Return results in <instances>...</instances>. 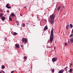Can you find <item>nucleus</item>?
I'll use <instances>...</instances> for the list:
<instances>
[{"label":"nucleus","mask_w":73,"mask_h":73,"mask_svg":"<svg viewBox=\"0 0 73 73\" xmlns=\"http://www.w3.org/2000/svg\"><path fill=\"white\" fill-rule=\"evenodd\" d=\"M53 28H52L51 32V35H50V43H52V41H53Z\"/></svg>","instance_id":"nucleus-1"},{"label":"nucleus","mask_w":73,"mask_h":73,"mask_svg":"<svg viewBox=\"0 0 73 73\" xmlns=\"http://www.w3.org/2000/svg\"><path fill=\"white\" fill-rule=\"evenodd\" d=\"M22 42L23 43H24V42H25V43H27V39L26 38H23L22 39Z\"/></svg>","instance_id":"nucleus-2"},{"label":"nucleus","mask_w":73,"mask_h":73,"mask_svg":"<svg viewBox=\"0 0 73 73\" xmlns=\"http://www.w3.org/2000/svg\"><path fill=\"white\" fill-rule=\"evenodd\" d=\"M55 17V15L54 14H52L50 16V19L51 20H54Z\"/></svg>","instance_id":"nucleus-3"},{"label":"nucleus","mask_w":73,"mask_h":73,"mask_svg":"<svg viewBox=\"0 0 73 73\" xmlns=\"http://www.w3.org/2000/svg\"><path fill=\"white\" fill-rule=\"evenodd\" d=\"M57 58L56 57H54L52 59V61L54 62H55V61H57Z\"/></svg>","instance_id":"nucleus-4"},{"label":"nucleus","mask_w":73,"mask_h":73,"mask_svg":"<svg viewBox=\"0 0 73 73\" xmlns=\"http://www.w3.org/2000/svg\"><path fill=\"white\" fill-rule=\"evenodd\" d=\"M44 30L45 31L47 29H48V27L47 26H46L44 29Z\"/></svg>","instance_id":"nucleus-5"},{"label":"nucleus","mask_w":73,"mask_h":73,"mask_svg":"<svg viewBox=\"0 0 73 73\" xmlns=\"http://www.w3.org/2000/svg\"><path fill=\"white\" fill-rule=\"evenodd\" d=\"M7 8H8L9 9V8H11V7H9V4H8L6 5V6Z\"/></svg>","instance_id":"nucleus-6"},{"label":"nucleus","mask_w":73,"mask_h":73,"mask_svg":"<svg viewBox=\"0 0 73 73\" xmlns=\"http://www.w3.org/2000/svg\"><path fill=\"white\" fill-rule=\"evenodd\" d=\"M64 72V70H61L59 71L58 73H62Z\"/></svg>","instance_id":"nucleus-7"},{"label":"nucleus","mask_w":73,"mask_h":73,"mask_svg":"<svg viewBox=\"0 0 73 73\" xmlns=\"http://www.w3.org/2000/svg\"><path fill=\"white\" fill-rule=\"evenodd\" d=\"M1 19L2 20H3V21H4L5 20V17H4L2 16L1 17Z\"/></svg>","instance_id":"nucleus-8"},{"label":"nucleus","mask_w":73,"mask_h":73,"mask_svg":"<svg viewBox=\"0 0 73 73\" xmlns=\"http://www.w3.org/2000/svg\"><path fill=\"white\" fill-rule=\"evenodd\" d=\"M69 25H67L66 26V29L68 30V28H69Z\"/></svg>","instance_id":"nucleus-9"},{"label":"nucleus","mask_w":73,"mask_h":73,"mask_svg":"<svg viewBox=\"0 0 73 73\" xmlns=\"http://www.w3.org/2000/svg\"><path fill=\"white\" fill-rule=\"evenodd\" d=\"M52 20V19H51L50 21V22L51 23V24H53V20Z\"/></svg>","instance_id":"nucleus-10"},{"label":"nucleus","mask_w":73,"mask_h":73,"mask_svg":"<svg viewBox=\"0 0 73 73\" xmlns=\"http://www.w3.org/2000/svg\"><path fill=\"white\" fill-rule=\"evenodd\" d=\"M70 26L71 27H70V29L72 28H73V25H72V24H70Z\"/></svg>","instance_id":"nucleus-11"},{"label":"nucleus","mask_w":73,"mask_h":73,"mask_svg":"<svg viewBox=\"0 0 73 73\" xmlns=\"http://www.w3.org/2000/svg\"><path fill=\"white\" fill-rule=\"evenodd\" d=\"M60 9H61V7H58L57 9V10L58 11H59Z\"/></svg>","instance_id":"nucleus-12"},{"label":"nucleus","mask_w":73,"mask_h":73,"mask_svg":"<svg viewBox=\"0 0 73 73\" xmlns=\"http://www.w3.org/2000/svg\"><path fill=\"white\" fill-rule=\"evenodd\" d=\"M15 46L17 48H19V46L17 44H15Z\"/></svg>","instance_id":"nucleus-13"},{"label":"nucleus","mask_w":73,"mask_h":73,"mask_svg":"<svg viewBox=\"0 0 73 73\" xmlns=\"http://www.w3.org/2000/svg\"><path fill=\"white\" fill-rule=\"evenodd\" d=\"M68 68V67H66L64 68L65 70V71H67L68 69H67Z\"/></svg>","instance_id":"nucleus-14"},{"label":"nucleus","mask_w":73,"mask_h":73,"mask_svg":"<svg viewBox=\"0 0 73 73\" xmlns=\"http://www.w3.org/2000/svg\"><path fill=\"white\" fill-rule=\"evenodd\" d=\"M11 16H13V17H14V16H15V14H14V13H12L11 14Z\"/></svg>","instance_id":"nucleus-15"},{"label":"nucleus","mask_w":73,"mask_h":73,"mask_svg":"<svg viewBox=\"0 0 73 73\" xmlns=\"http://www.w3.org/2000/svg\"><path fill=\"white\" fill-rule=\"evenodd\" d=\"M1 68L2 69H4V68H5V66L4 65H3L2 66Z\"/></svg>","instance_id":"nucleus-16"},{"label":"nucleus","mask_w":73,"mask_h":73,"mask_svg":"<svg viewBox=\"0 0 73 73\" xmlns=\"http://www.w3.org/2000/svg\"><path fill=\"white\" fill-rule=\"evenodd\" d=\"M73 36V34H71L69 36V37H70V38H72V36Z\"/></svg>","instance_id":"nucleus-17"},{"label":"nucleus","mask_w":73,"mask_h":73,"mask_svg":"<svg viewBox=\"0 0 73 73\" xmlns=\"http://www.w3.org/2000/svg\"><path fill=\"white\" fill-rule=\"evenodd\" d=\"M23 27H25V23H23Z\"/></svg>","instance_id":"nucleus-18"},{"label":"nucleus","mask_w":73,"mask_h":73,"mask_svg":"<svg viewBox=\"0 0 73 73\" xmlns=\"http://www.w3.org/2000/svg\"><path fill=\"white\" fill-rule=\"evenodd\" d=\"M69 71L70 72H72V68L70 69L69 70Z\"/></svg>","instance_id":"nucleus-19"},{"label":"nucleus","mask_w":73,"mask_h":73,"mask_svg":"<svg viewBox=\"0 0 73 73\" xmlns=\"http://www.w3.org/2000/svg\"><path fill=\"white\" fill-rule=\"evenodd\" d=\"M9 20H10V21H12V18H11V17H9Z\"/></svg>","instance_id":"nucleus-20"},{"label":"nucleus","mask_w":73,"mask_h":73,"mask_svg":"<svg viewBox=\"0 0 73 73\" xmlns=\"http://www.w3.org/2000/svg\"><path fill=\"white\" fill-rule=\"evenodd\" d=\"M3 17V14L2 13H1V14H0V17Z\"/></svg>","instance_id":"nucleus-21"},{"label":"nucleus","mask_w":73,"mask_h":73,"mask_svg":"<svg viewBox=\"0 0 73 73\" xmlns=\"http://www.w3.org/2000/svg\"><path fill=\"white\" fill-rule=\"evenodd\" d=\"M17 34V33L16 32H15L14 33V35H16Z\"/></svg>","instance_id":"nucleus-22"},{"label":"nucleus","mask_w":73,"mask_h":73,"mask_svg":"<svg viewBox=\"0 0 73 73\" xmlns=\"http://www.w3.org/2000/svg\"><path fill=\"white\" fill-rule=\"evenodd\" d=\"M52 72H54V69H52Z\"/></svg>","instance_id":"nucleus-23"},{"label":"nucleus","mask_w":73,"mask_h":73,"mask_svg":"<svg viewBox=\"0 0 73 73\" xmlns=\"http://www.w3.org/2000/svg\"><path fill=\"white\" fill-rule=\"evenodd\" d=\"M21 47H24V46L23 44L21 45Z\"/></svg>","instance_id":"nucleus-24"},{"label":"nucleus","mask_w":73,"mask_h":73,"mask_svg":"<svg viewBox=\"0 0 73 73\" xmlns=\"http://www.w3.org/2000/svg\"><path fill=\"white\" fill-rule=\"evenodd\" d=\"M64 44H65V46H67V43H64Z\"/></svg>","instance_id":"nucleus-25"},{"label":"nucleus","mask_w":73,"mask_h":73,"mask_svg":"<svg viewBox=\"0 0 73 73\" xmlns=\"http://www.w3.org/2000/svg\"><path fill=\"white\" fill-rule=\"evenodd\" d=\"M24 59H25V58H26V56H24Z\"/></svg>","instance_id":"nucleus-26"},{"label":"nucleus","mask_w":73,"mask_h":73,"mask_svg":"<svg viewBox=\"0 0 73 73\" xmlns=\"http://www.w3.org/2000/svg\"><path fill=\"white\" fill-rule=\"evenodd\" d=\"M0 11L1 12H3V10H0Z\"/></svg>","instance_id":"nucleus-27"},{"label":"nucleus","mask_w":73,"mask_h":73,"mask_svg":"<svg viewBox=\"0 0 73 73\" xmlns=\"http://www.w3.org/2000/svg\"><path fill=\"white\" fill-rule=\"evenodd\" d=\"M2 71L3 73H5V72L4 71H3V70H2Z\"/></svg>","instance_id":"nucleus-28"},{"label":"nucleus","mask_w":73,"mask_h":73,"mask_svg":"<svg viewBox=\"0 0 73 73\" xmlns=\"http://www.w3.org/2000/svg\"><path fill=\"white\" fill-rule=\"evenodd\" d=\"M71 32L72 33H73V29H72Z\"/></svg>","instance_id":"nucleus-29"},{"label":"nucleus","mask_w":73,"mask_h":73,"mask_svg":"<svg viewBox=\"0 0 73 73\" xmlns=\"http://www.w3.org/2000/svg\"><path fill=\"white\" fill-rule=\"evenodd\" d=\"M13 73V71H12L11 72V73Z\"/></svg>","instance_id":"nucleus-30"},{"label":"nucleus","mask_w":73,"mask_h":73,"mask_svg":"<svg viewBox=\"0 0 73 73\" xmlns=\"http://www.w3.org/2000/svg\"><path fill=\"white\" fill-rule=\"evenodd\" d=\"M54 49L55 50V49H56V47L55 46V47H54Z\"/></svg>","instance_id":"nucleus-31"},{"label":"nucleus","mask_w":73,"mask_h":73,"mask_svg":"<svg viewBox=\"0 0 73 73\" xmlns=\"http://www.w3.org/2000/svg\"><path fill=\"white\" fill-rule=\"evenodd\" d=\"M7 40V38H5V40Z\"/></svg>","instance_id":"nucleus-32"},{"label":"nucleus","mask_w":73,"mask_h":73,"mask_svg":"<svg viewBox=\"0 0 73 73\" xmlns=\"http://www.w3.org/2000/svg\"><path fill=\"white\" fill-rule=\"evenodd\" d=\"M0 73H2V72L1 71L0 72Z\"/></svg>","instance_id":"nucleus-33"},{"label":"nucleus","mask_w":73,"mask_h":73,"mask_svg":"<svg viewBox=\"0 0 73 73\" xmlns=\"http://www.w3.org/2000/svg\"><path fill=\"white\" fill-rule=\"evenodd\" d=\"M71 65H72V64H71L70 66H71Z\"/></svg>","instance_id":"nucleus-34"},{"label":"nucleus","mask_w":73,"mask_h":73,"mask_svg":"<svg viewBox=\"0 0 73 73\" xmlns=\"http://www.w3.org/2000/svg\"><path fill=\"white\" fill-rule=\"evenodd\" d=\"M63 8H65V7H63Z\"/></svg>","instance_id":"nucleus-35"},{"label":"nucleus","mask_w":73,"mask_h":73,"mask_svg":"<svg viewBox=\"0 0 73 73\" xmlns=\"http://www.w3.org/2000/svg\"><path fill=\"white\" fill-rule=\"evenodd\" d=\"M25 8H26V7H25Z\"/></svg>","instance_id":"nucleus-36"},{"label":"nucleus","mask_w":73,"mask_h":73,"mask_svg":"<svg viewBox=\"0 0 73 73\" xmlns=\"http://www.w3.org/2000/svg\"><path fill=\"white\" fill-rule=\"evenodd\" d=\"M20 16H22L21 15H20Z\"/></svg>","instance_id":"nucleus-37"},{"label":"nucleus","mask_w":73,"mask_h":73,"mask_svg":"<svg viewBox=\"0 0 73 73\" xmlns=\"http://www.w3.org/2000/svg\"><path fill=\"white\" fill-rule=\"evenodd\" d=\"M17 25H18L19 24H17Z\"/></svg>","instance_id":"nucleus-38"},{"label":"nucleus","mask_w":73,"mask_h":73,"mask_svg":"<svg viewBox=\"0 0 73 73\" xmlns=\"http://www.w3.org/2000/svg\"><path fill=\"white\" fill-rule=\"evenodd\" d=\"M9 11H8V13H9Z\"/></svg>","instance_id":"nucleus-39"},{"label":"nucleus","mask_w":73,"mask_h":73,"mask_svg":"<svg viewBox=\"0 0 73 73\" xmlns=\"http://www.w3.org/2000/svg\"><path fill=\"white\" fill-rule=\"evenodd\" d=\"M9 11H8V13H9Z\"/></svg>","instance_id":"nucleus-40"}]
</instances>
